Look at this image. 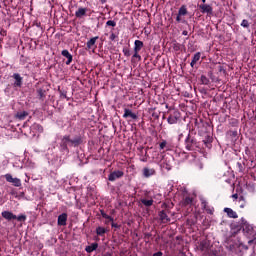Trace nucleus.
Instances as JSON below:
<instances>
[{"mask_svg": "<svg viewBox=\"0 0 256 256\" xmlns=\"http://www.w3.org/2000/svg\"><path fill=\"white\" fill-rule=\"evenodd\" d=\"M60 145L64 151L67 150V147H77V145H81V137L77 136L71 139L69 136H64Z\"/></svg>", "mask_w": 256, "mask_h": 256, "instance_id": "nucleus-1", "label": "nucleus"}, {"mask_svg": "<svg viewBox=\"0 0 256 256\" xmlns=\"http://www.w3.org/2000/svg\"><path fill=\"white\" fill-rule=\"evenodd\" d=\"M5 179L8 183H12L14 187H21V179L14 178L11 174H5Z\"/></svg>", "mask_w": 256, "mask_h": 256, "instance_id": "nucleus-2", "label": "nucleus"}, {"mask_svg": "<svg viewBox=\"0 0 256 256\" xmlns=\"http://www.w3.org/2000/svg\"><path fill=\"white\" fill-rule=\"evenodd\" d=\"M199 9L201 10V13H207V15H213V7L209 4H200Z\"/></svg>", "mask_w": 256, "mask_h": 256, "instance_id": "nucleus-3", "label": "nucleus"}, {"mask_svg": "<svg viewBox=\"0 0 256 256\" xmlns=\"http://www.w3.org/2000/svg\"><path fill=\"white\" fill-rule=\"evenodd\" d=\"M30 131H31L33 137H35L36 135H39V133H43V126H41L39 124H33L30 127Z\"/></svg>", "mask_w": 256, "mask_h": 256, "instance_id": "nucleus-4", "label": "nucleus"}, {"mask_svg": "<svg viewBox=\"0 0 256 256\" xmlns=\"http://www.w3.org/2000/svg\"><path fill=\"white\" fill-rule=\"evenodd\" d=\"M121 177H123V171L117 170V171L110 173V175L108 176V180L109 181H117V179H121Z\"/></svg>", "mask_w": 256, "mask_h": 256, "instance_id": "nucleus-5", "label": "nucleus"}, {"mask_svg": "<svg viewBox=\"0 0 256 256\" xmlns=\"http://www.w3.org/2000/svg\"><path fill=\"white\" fill-rule=\"evenodd\" d=\"M1 215L6 219V221H13V219H17V215L13 214L11 211H3Z\"/></svg>", "mask_w": 256, "mask_h": 256, "instance_id": "nucleus-6", "label": "nucleus"}, {"mask_svg": "<svg viewBox=\"0 0 256 256\" xmlns=\"http://www.w3.org/2000/svg\"><path fill=\"white\" fill-rule=\"evenodd\" d=\"M85 15H87V8L80 7L75 12V17H77V19H83V17H85Z\"/></svg>", "mask_w": 256, "mask_h": 256, "instance_id": "nucleus-7", "label": "nucleus"}, {"mask_svg": "<svg viewBox=\"0 0 256 256\" xmlns=\"http://www.w3.org/2000/svg\"><path fill=\"white\" fill-rule=\"evenodd\" d=\"M61 55L63 57H66V59H67L66 65H71V63L73 61V55H71V53H69V50H63Z\"/></svg>", "mask_w": 256, "mask_h": 256, "instance_id": "nucleus-8", "label": "nucleus"}, {"mask_svg": "<svg viewBox=\"0 0 256 256\" xmlns=\"http://www.w3.org/2000/svg\"><path fill=\"white\" fill-rule=\"evenodd\" d=\"M13 78L15 79L14 87H21L23 85V77L21 75L15 73L13 74Z\"/></svg>", "mask_w": 256, "mask_h": 256, "instance_id": "nucleus-9", "label": "nucleus"}, {"mask_svg": "<svg viewBox=\"0 0 256 256\" xmlns=\"http://www.w3.org/2000/svg\"><path fill=\"white\" fill-rule=\"evenodd\" d=\"M155 175V169L153 168H143V176L146 178L153 177Z\"/></svg>", "mask_w": 256, "mask_h": 256, "instance_id": "nucleus-10", "label": "nucleus"}, {"mask_svg": "<svg viewBox=\"0 0 256 256\" xmlns=\"http://www.w3.org/2000/svg\"><path fill=\"white\" fill-rule=\"evenodd\" d=\"M224 213H226L228 215V217H230V219H237V217H239L237 215V212H235L231 208H224Z\"/></svg>", "mask_w": 256, "mask_h": 256, "instance_id": "nucleus-11", "label": "nucleus"}, {"mask_svg": "<svg viewBox=\"0 0 256 256\" xmlns=\"http://www.w3.org/2000/svg\"><path fill=\"white\" fill-rule=\"evenodd\" d=\"M58 225H60V226L67 225V214L66 213H62L61 215L58 216Z\"/></svg>", "mask_w": 256, "mask_h": 256, "instance_id": "nucleus-12", "label": "nucleus"}, {"mask_svg": "<svg viewBox=\"0 0 256 256\" xmlns=\"http://www.w3.org/2000/svg\"><path fill=\"white\" fill-rule=\"evenodd\" d=\"M159 217L162 223H169L171 221V219L169 218V216H167V213H165V211H161L159 213Z\"/></svg>", "mask_w": 256, "mask_h": 256, "instance_id": "nucleus-13", "label": "nucleus"}, {"mask_svg": "<svg viewBox=\"0 0 256 256\" xmlns=\"http://www.w3.org/2000/svg\"><path fill=\"white\" fill-rule=\"evenodd\" d=\"M124 119H127V117H131V119H137V116L135 113H133L130 109H125L123 114Z\"/></svg>", "mask_w": 256, "mask_h": 256, "instance_id": "nucleus-14", "label": "nucleus"}, {"mask_svg": "<svg viewBox=\"0 0 256 256\" xmlns=\"http://www.w3.org/2000/svg\"><path fill=\"white\" fill-rule=\"evenodd\" d=\"M28 116H29V112L21 111V112H17L16 119H19V121H24V119H26V117Z\"/></svg>", "mask_w": 256, "mask_h": 256, "instance_id": "nucleus-15", "label": "nucleus"}, {"mask_svg": "<svg viewBox=\"0 0 256 256\" xmlns=\"http://www.w3.org/2000/svg\"><path fill=\"white\" fill-rule=\"evenodd\" d=\"M202 207L209 215H213V213L215 212V209L213 207L207 206L206 201H202Z\"/></svg>", "mask_w": 256, "mask_h": 256, "instance_id": "nucleus-16", "label": "nucleus"}, {"mask_svg": "<svg viewBox=\"0 0 256 256\" xmlns=\"http://www.w3.org/2000/svg\"><path fill=\"white\" fill-rule=\"evenodd\" d=\"M143 49V41L141 40H135L134 42V51H141Z\"/></svg>", "mask_w": 256, "mask_h": 256, "instance_id": "nucleus-17", "label": "nucleus"}, {"mask_svg": "<svg viewBox=\"0 0 256 256\" xmlns=\"http://www.w3.org/2000/svg\"><path fill=\"white\" fill-rule=\"evenodd\" d=\"M199 59H201V53L197 52L193 58L192 61L190 63L191 67H195V65L197 64V61H199Z\"/></svg>", "mask_w": 256, "mask_h": 256, "instance_id": "nucleus-18", "label": "nucleus"}, {"mask_svg": "<svg viewBox=\"0 0 256 256\" xmlns=\"http://www.w3.org/2000/svg\"><path fill=\"white\" fill-rule=\"evenodd\" d=\"M97 247H99V244L97 243H92L91 245L87 246L85 251L87 253H93V251H96Z\"/></svg>", "mask_w": 256, "mask_h": 256, "instance_id": "nucleus-19", "label": "nucleus"}, {"mask_svg": "<svg viewBox=\"0 0 256 256\" xmlns=\"http://www.w3.org/2000/svg\"><path fill=\"white\" fill-rule=\"evenodd\" d=\"M195 144V142L191 139V138H187L186 139V149L188 151H193V145Z\"/></svg>", "mask_w": 256, "mask_h": 256, "instance_id": "nucleus-20", "label": "nucleus"}, {"mask_svg": "<svg viewBox=\"0 0 256 256\" xmlns=\"http://www.w3.org/2000/svg\"><path fill=\"white\" fill-rule=\"evenodd\" d=\"M182 205L184 207H190V205H193V198L191 197H186L183 201H182Z\"/></svg>", "mask_w": 256, "mask_h": 256, "instance_id": "nucleus-21", "label": "nucleus"}, {"mask_svg": "<svg viewBox=\"0 0 256 256\" xmlns=\"http://www.w3.org/2000/svg\"><path fill=\"white\" fill-rule=\"evenodd\" d=\"M97 39H99L98 36L91 38L88 42H87V47L88 49H91L93 47V45H95V43H97Z\"/></svg>", "mask_w": 256, "mask_h": 256, "instance_id": "nucleus-22", "label": "nucleus"}, {"mask_svg": "<svg viewBox=\"0 0 256 256\" xmlns=\"http://www.w3.org/2000/svg\"><path fill=\"white\" fill-rule=\"evenodd\" d=\"M96 233L97 235H99L100 237H103L104 234L107 233V229L99 226L98 228H96Z\"/></svg>", "mask_w": 256, "mask_h": 256, "instance_id": "nucleus-23", "label": "nucleus"}, {"mask_svg": "<svg viewBox=\"0 0 256 256\" xmlns=\"http://www.w3.org/2000/svg\"><path fill=\"white\" fill-rule=\"evenodd\" d=\"M230 256H245L243 252L239 248L235 249L234 251L232 250L230 253Z\"/></svg>", "mask_w": 256, "mask_h": 256, "instance_id": "nucleus-24", "label": "nucleus"}, {"mask_svg": "<svg viewBox=\"0 0 256 256\" xmlns=\"http://www.w3.org/2000/svg\"><path fill=\"white\" fill-rule=\"evenodd\" d=\"M141 203L144 204L145 207H151V205H153V199H141Z\"/></svg>", "mask_w": 256, "mask_h": 256, "instance_id": "nucleus-25", "label": "nucleus"}, {"mask_svg": "<svg viewBox=\"0 0 256 256\" xmlns=\"http://www.w3.org/2000/svg\"><path fill=\"white\" fill-rule=\"evenodd\" d=\"M167 122L169 125H175L177 123V116H169Z\"/></svg>", "mask_w": 256, "mask_h": 256, "instance_id": "nucleus-26", "label": "nucleus"}, {"mask_svg": "<svg viewBox=\"0 0 256 256\" xmlns=\"http://www.w3.org/2000/svg\"><path fill=\"white\" fill-rule=\"evenodd\" d=\"M201 83L202 85H209V78L206 76H201Z\"/></svg>", "mask_w": 256, "mask_h": 256, "instance_id": "nucleus-27", "label": "nucleus"}, {"mask_svg": "<svg viewBox=\"0 0 256 256\" xmlns=\"http://www.w3.org/2000/svg\"><path fill=\"white\" fill-rule=\"evenodd\" d=\"M160 149H166V151H169V148L167 147V141L164 140L160 143Z\"/></svg>", "mask_w": 256, "mask_h": 256, "instance_id": "nucleus-28", "label": "nucleus"}, {"mask_svg": "<svg viewBox=\"0 0 256 256\" xmlns=\"http://www.w3.org/2000/svg\"><path fill=\"white\" fill-rule=\"evenodd\" d=\"M239 203H241L240 208L244 209L245 208V198L243 196L239 197Z\"/></svg>", "mask_w": 256, "mask_h": 256, "instance_id": "nucleus-29", "label": "nucleus"}, {"mask_svg": "<svg viewBox=\"0 0 256 256\" xmlns=\"http://www.w3.org/2000/svg\"><path fill=\"white\" fill-rule=\"evenodd\" d=\"M106 25H107L108 27H116L117 22H116V21H113V20H108V21L106 22Z\"/></svg>", "mask_w": 256, "mask_h": 256, "instance_id": "nucleus-30", "label": "nucleus"}, {"mask_svg": "<svg viewBox=\"0 0 256 256\" xmlns=\"http://www.w3.org/2000/svg\"><path fill=\"white\" fill-rule=\"evenodd\" d=\"M187 13V8L185 6L180 7L178 15H185Z\"/></svg>", "mask_w": 256, "mask_h": 256, "instance_id": "nucleus-31", "label": "nucleus"}, {"mask_svg": "<svg viewBox=\"0 0 256 256\" xmlns=\"http://www.w3.org/2000/svg\"><path fill=\"white\" fill-rule=\"evenodd\" d=\"M17 221H27V216L24 214H21L19 216H16Z\"/></svg>", "mask_w": 256, "mask_h": 256, "instance_id": "nucleus-32", "label": "nucleus"}, {"mask_svg": "<svg viewBox=\"0 0 256 256\" xmlns=\"http://www.w3.org/2000/svg\"><path fill=\"white\" fill-rule=\"evenodd\" d=\"M241 27H244L245 29L249 28V21H247L245 19L242 20Z\"/></svg>", "mask_w": 256, "mask_h": 256, "instance_id": "nucleus-33", "label": "nucleus"}, {"mask_svg": "<svg viewBox=\"0 0 256 256\" xmlns=\"http://www.w3.org/2000/svg\"><path fill=\"white\" fill-rule=\"evenodd\" d=\"M26 167H28V169H35V163L31 162V161H28L26 163Z\"/></svg>", "mask_w": 256, "mask_h": 256, "instance_id": "nucleus-34", "label": "nucleus"}, {"mask_svg": "<svg viewBox=\"0 0 256 256\" xmlns=\"http://www.w3.org/2000/svg\"><path fill=\"white\" fill-rule=\"evenodd\" d=\"M133 59H138V61H141V55H139V51H134Z\"/></svg>", "mask_w": 256, "mask_h": 256, "instance_id": "nucleus-35", "label": "nucleus"}, {"mask_svg": "<svg viewBox=\"0 0 256 256\" xmlns=\"http://www.w3.org/2000/svg\"><path fill=\"white\" fill-rule=\"evenodd\" d=\"M102 217H103L104 219H108V221H113V217H111V216L105 214L104 212H102Z\"/></svg>", "mask_w": 256, "mask_h": 256, "instance_id": "nucleus-36", "label": "nucleus"}, {"mask_svg": "<svg viewBox=\"0 0 256 256\" xmlns=\"http://www.w3.org/2000/svg\"><path fill=\"white\" fill-rule=\"evenodd\" d=\"M37 92H38V95H39L40 99H43V95H44L43 90L38 89Z\"/></svg>", "mask_w": 256, "mask_h": 256, "instance_id": "nucleus-37", "label": "nucleus"}, {"mask_svg": "<svg viewBox=\"0 0 256 256\" xmlns=\"http://www.w3.org/2000/svg\"><path fill=\"white\" fill-rule=\"evenodd\" d=\"M116 38H117V35H115V33H112L110 35V41H115Z\"/></svg>", "mask_w": 256, "mask_h": 256, "instance_id": "nucleus-38", "label": "nucleus"}, {"mask_svg": "<svg viewBox=\"0 0 256 256\" xmlns=\"http://www.w3.org/2000/svg\"><path fill=\"white\" fill-rule=\"evenodd\" d=\"M153 256H163V252L158 251V252L154 253Z\"/></svg>", "mask_w": 256, "mask_h": 256, "instance_id": "nucleus-39", "label": "nucleus"}, {"mask_svg": "<svg viewBox=\"0 0 256 256\" xmlns=\"http://www.w3.org/2000/svg\"><path fill=\"white\" fill-rule=\"evenodd\" d=\"M232 199H239V195L238 194H233Z\"/></svg>", "mask_w": 256, "mask_h": 256, "instance_id": "nucleus-40", "label": "nucleus"}, {"mask_svg": "<svg viewBox=\"0 0 256 256\" xmlns=\"http://www.w3.org/2000/svg\"><path fill=\"white\" fill-rule=\"evenodd\" d=\"M112 227H114L115 229H119V225L118 224H115L112 222Z\"/></svg>", "mask_w": 256, "mask_h": 256, "instance_id": "nucleus-41", "label": "nucleus"}, {"mask_svg": "<svg viewBox=\"0 0 256 256\" xmlns=\"http://www.w3.org/2000/svg\"><path fill=\"white\" fill-rule=\"evenodd\" d=\"M176 21H178V22L181 21V17H180V16H177V17H176Z\"/></svg>", "mask_w": 256, "mask_h": 256, "instance_id": "nucleus-42", "label": "nucleus"}, {"mask_svg": "<svg viewBox=\"0 0 256 256\" xmlns=\"http://www.w3.org/2000/svg\"><path fill=\"white\" fill-rule=\"evenodd\" d=\"M202 3H207V0H202Z\"/></svg>", "mask_w": 256, "mask_h": 256, "instance_id": "nucleus-43", "label": "nucleus"}, {"mask_svg": "<svg viewBox=\"0 0 256 256\" xmlns=\"http://www.w3.org/2000/svg\"><path fill=\"white\" fill-rule=\"evenodd\" d=\"M183 35H187V32H183Z\"/></svg>", "mask_w": 256, "mask_h": 256, "instance_id": "nucleus-44", "label": "nucleus"}, {"mask_svg": "<svg viewBox=\"0 0 256 256\" xmlns=\"http://www.w3.org/2000/svg\"><path fill=\"white\" fill-rule=\"evenodd\" d=\"M26 181V183L29 181V177L27 178V180H25Z\"/></svg>", "mask_w": 256, "mask_h": 256, "instance_id": "nucleus-45", "label": "nucleus"}, {"mask_svg": "<svg viewBox=\"0 0 256 256\" xmlns=\"http://www.w3.org/2000/svg\"><path fill=\"white\" fill-rule=\"evenodd\" d=\"M142 161H146L145 159H142Z\"/></svg>", "mask_w": 256, "mask_h": 256, "instance_id": "nucleus-46", "label": "nucleus"}]
</instances>
